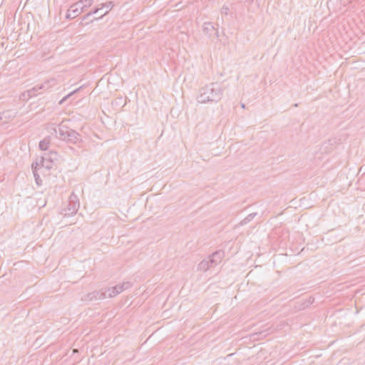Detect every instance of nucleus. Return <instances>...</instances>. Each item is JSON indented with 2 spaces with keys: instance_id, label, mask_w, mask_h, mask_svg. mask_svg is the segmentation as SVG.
I'll return each mask as SVG.
<instances>
[{
  "instance_id": "f257e3e1",
  "label": "nucleus",
  "mask_w": 365,
  "mask_h": 365,
  "mask_svg": "<svg viewBox=\"0 0 365 365\" xmlns=\"http://www.w3.org/2000/svg\"><path fill=\"white\" fill-rule=\"evenodd\" d=\"M223 89L217 83H211L199 90L197 98L200 103H217L222 97Z\"/></svg>"
},
{
  "instance_id": "f03ea898",
  "label": "nucleus",
  "mask_w": 365,
  "mask_h": 365,
  "mask_svg": "<svg viewBox=\"0 0 365 365\" xmlns=\"http://www.w3.org/2000/svg\"><path fill=\"white\" fill-rule=\"evenodd\" d=\"M80 207V202L78 196L72 192L68 198V204L66 208L65 215L71 216L77 212Z\"/></svg>"
},
{
  "instance_id": "7ed1b4c3",
  "label": "nucleus",
  "mask_w": 365,
  "mask_h": 365,
  "mask_svg": "<svg viewBox=\"0 0 365 365\" xmlns=\"http://www.w3.org/2000/svg\"><path fill=\"white\" fill-rule=\"evenodd\" d=\"M132 283L130 282H125L123 284H117L111 288H108L107 291V294L108 297H114L120 293L123 292L124 290H126L131 287Z\"/></svg>"
},
{
  "instance_id": "20e7f679",
  "label": "nucleus",
  "mask_w": 365,
  "mask_h": 365,
  "mask_svg": "<svg viewBox=\"0 0 365 365\" xmlns=\"http://www.w3.org/2000/svg\"><path fill=\"white\" fill-rule=\"evenodd\" d=\"M203 33L207 35L209 37L215 36L219 37V31L217 28L215 27L214 24L210 22H205L203 24L202 28Z\"/></svg>"
},
{
  "instance_id": "39448f33",
  "label": "nucleus",
  "mask_w": 365,
  "mask_h": 365,
  "mask_svg": "<svg viewBox=\"0 0 365 365\" xmlns=\"http://www.w3.org/2000/svg\"><path fill=\"white\" fill-rule=\"evenodd\" d=\"M108 297L107 291H95L88 294L86 299L89 301L101 300Z\"/></svg>"
},
{
  "instance_id": "423d86ee",
  "label": "nucleus",
  "mask_w": 365,
  "mask_h": 365,
  "mask_svg": "<svg viewBox=\"0 0 365 365\" xmlns=\"http://www.w3.org/2000/svg\"><path fill=\"white\" fill-rule=\"evenodd\" d=\"M83 4V1H79L72 4L68 9L75 18L79 16L84 11Z\"/></svg>"
},
{
  "instance_id": "0eeeda50",
  "label": "nucleus",
  "mask_w": 365,
  "mask_h": 365,
  "mask_svg": "<svg viewBox=\"0 0 365 365\" xmlns=\"http://www.w3.org/2000/svg\"><path fill=\"white\" fill-rule=\"evenodd\" d=\"M64 141L76 144L81 141L80 135L74 130L70 129Z\"/></svg>"
},
{
  "instance_id": "6e6552de",
  "label": "nucleus",
  "mask_w": 365,
  "mask_h": 365,
  "mask_svg": "<svg viewBox=\"0 0 365 365\" xmlns=\"http://www.w3.org/2000/svg\"><path fill=\"white\" fill-rule=\"evenodd\" d=\"M69 130L70 128L68 127L62 125L54 128V132L58 139L65 140Z\"/></svg>"
},
{
  "instance_id": "1a4fd4ad",
  "label": "nucleus",
  "mask_w": 365,
  "mask_h": 365,
  "mask_svg": "<svg viewBox=\"0 0 365 365\" xmlns=\"http://www.w3.org/2000/svg\"><path fill=\"white\" fill-rule=\"evenodd\" d=\"M223 257L224 252L222 250H217L209 256V257L211 259V264H213L215 266H216L221 262Z\"/></svg>"
},
{
  "instance_id": "9d476101",
  "label": "nucleus",
  "mask_w": 365,
  "mask_h": 365,
  "mask_svg": "<svg viewBox=\"0 0 365 365\" xmlns=\"http://www.w3.org/2000/svg\"><path fill=\"white\" fill-rule=\"evenodd\" d=\"M215 267L213 264H211V259L208 257L206 259L202 260L197 265V269L202 272H206L210 268Z\"/></svg>"
},
{
  "instance_id": "9b49d317",
  "label": "nucleus",
  "mask_w": 365,
  "mask_h": 365,
  "mask_svg": "<svg viewBox=\"0 0 365 365\" xmlns=\"http://www.w3.org/2000/svg\"><path fill=\"white\" fill-rule=\"evenodd\" d=\"M38 168H39L38 162H36L35 164H32V171L34 173V177L35 178L36 182L38 185H41L42 184V180L41 179L39 175L37 173Z\"/></svg>"
},
{
  "instance_id": "f8f14e48",
  "label": "nucleus",
  "mask_w": 365,
  "mask_h": 365,
  "mask_svg": "<svg viewBox=\"0 0 365 365\" xmlns=\"http://www.w3.org/2000/svg\"><path fill=\"white\" fill-rule=\"evenodd\" d=\"M39 168L43 167L46 170H50L52 168V160L43 156L40 160Z\"/></svg>"
},
{
  "instance_id": "ddd939ff",
  "label": "nucleus",
  "mask_w": 365,
  "mask_h": 365,
  "mask_svg": "<svg viewBox=\"0 0 365 365\" xmlns=\"http://www.w3.org/2000/svg\"><path fill=\"white\" fill-rule=\"evenodd\" d=\"M114 4L113 1H108L105 4H101V7L98 8L99 11L103 9H106V11L103 14H101L100 18L103 17L104 15L107 14L113 7Z\"/></svg>"
},
{
  "instance_id": "4468645a",
  "label": "nucleus",
  "mask_w": 365,
  "mask_h": 365,
  "mask_svg": "<svg viewBox=\"0 0 365 365\" xmlns=\"http://www.w3.org/2000/svg\"><path fill=\"white\" fill-rule=\"evenodd\" d=\"M256 215H257L256 212L250 213V215H248L245 219H243L240 222V225H244L247 224L248 222H250L256 216Z\"/></svg>"
},
{
  "instance_id": "2eb2a0df",
  "label": "nucleus",
  "mask_w": 365,
  "mask_h": 365,
  "mask_svg": "<svg viewBox=\"0 0 365 365\" xmlns=\"http://www.w3.org/2000/svg\"><path fill=\"white\" fill-rule=\"evenodd\" d=\"M49 142L46 139L41 140L39 143V148L41 150H46L48 148Z\"/></svg>"
},
{
  "instance_id": "dca6fc26",
  "label": "nucleus",
  "mask_w": 365,
  "mask_h": 365,
  "mask_svg": "<svg viewBox=\"0 0 365 365\" xmlns=\"http://www.w3.org/2000/svg\"><path fill=\"white\" fill-rule=\"evenodd\" d=\"M81 88V87H79L78 88L73 91L72 92H71L70 93H68V95H66V96H64L59 102V104H62L64 101H66L68 98H70L72 95H73L74 93H77L80 89Z\"/></svg>"
},
{
  "instance_id": "f3484780",
  "label": "nucleus",
  "mask_w": 365,
  "mask_h": 365,
  "mask_svg": "<svg viewBox=\"0 0 365 365\" xmlns=\"http://www.w3.org/2000/svg\"><path fill=\"white\" fill-rule=\"evenodd\" d=\"M98 11H99V9H94L93 10H92L91 11L88 12L85 16H83L82 20L85 21L86 19H88V17L91 16V15L97 14L98 12Z\"/></svg>"
},
{
  "instance_id": "a211bd4d",
  "label": "nucleus",
  "mask_w": 365,
  "mask_h": 365,
  "mask_svg": "<svg viewBox=\"0 0 365 365\" xmlns=\"http://www.w3.org/2000/svg\"><path fill=\"white\" fill-rule=\"evenodd\" d=\"M82 1H83V9H85L88 7H90L93 3V0H82Z\"/></svg>"
},
{
  "instance_id": "6ab92c4d",
  "label": "nucleus",
  "mask_w": 365,
  "mask_h": 365,
  "mask_svg": "<svg viewBox=\"0 0 365 365\" xmlns=\"http://www.w3.org/2000/svg\"><path fill=\"white\" fill-rule=\"evenodd\" d=\"M66 18L68 19H75V16H73L72 13L70 12L69 9H68L67 14L66 15Z\"/></svg>"
},
{
  "instance_id": "aec40b11",
  "label": "nucleus",
  "mask_w": 365,
  "mask_h": 365,
  "mask_svg": "<svg viewBox=\"0 0 365 365\" xmlns=\"http://www.w3.org/2000/svg\"><path fill=\"white\" fill-rule=\"evenodd\" d=\"M2 120V115L0 113V120Z\"/></svg>"
},
{
  "instance_id": "412c9836",
  "label": "nucleus",
  "mask_w": 365,
  "mask_h": 365,
  "mask_svg": "<svg viewBox=\"0 0 365 365\" xmlns=\"http://www.w3.org/2000/svg\"><path fill=\"white\" fill-rule=\"evenodd\" d=\"M362 327H365V324Z\"/></svg>"
}]
</instances>
